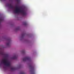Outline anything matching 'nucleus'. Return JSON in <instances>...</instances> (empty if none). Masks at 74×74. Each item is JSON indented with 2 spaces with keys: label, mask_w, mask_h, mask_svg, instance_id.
Wrapping results in <instances>:
<instances>
[{
  "label": "nucleus",
  "mask_w": 74,
  "mask_h": 74,
  "mask_svg": "<svg viewBox=\"0 0 74 74\" xmlns=\"http://www.w3.org/2000/svg\"><path fill=\"white\" fill-rule=\"evenodd\" d=\"M0 54L1 55H3V56H5V58L3 59L1 61L2 63H3L6 66H8L10 68V69L11 70L14 71L16 70V68L15 67H11L10 63L9 62H7V59L5 58V57L8 56V55L5 54L4 52L2 51H0Z\"/></svg>",
  "instance_id": "1"
},
{
  "label": "nucleus",
  "mask_w": 74,
  "mask_h": 74,
  "mask_svg": "<svg viewBox=\"0 0 74 74\" xmlns=\"http://www.w3.org/2000/svg\"><path fill=\"white\" fill-rule=\"evenodd\" d=\"M14 12L16 14L21 13L23 16H25L26 15V12L25 10H22L20 8H18V7L17 6L16 7Z\"/></svg>",
  "instance_id": "2"
},
{
  "label": "nucleus",
  "mask_w": 74,
  "mask_h": 74,
  "mask_svg": "<svg viewBox=\"0 0 74 74\" xmlns=\"http://www.w3.org/2000/svg\"><path fill=\"white\" fill-rule=\"evenodd\" d=\"M29 68L30 69V72L32 74H34V67L32 65L30 64L29 66Z\"/></svg>",
  "instance_id": "3"
},
{
  "label": "nucleus",
  "mask_w": 74,
  "mask_h": 74,
  "mask_svg": "<svg viewBox=\"0 0 74 74\" xmlns=\"http://www.w3.org/2000/svg\"><path fill=\"white\" fill-rule=\"evenodd\" d=\"M30 58L29 57H26L23 59V61L25 62L26 61V60H30Z\"/></svg>",
  "instance_id": "4"
},
{
  "label": "nucleus",
  "mask_w": 74,
  "mask_h": 74,
  "mask_svg": "<svg viewBox=\"0 0 74 74\" xmlns=\"http://www.w3.org/2000/svg\"><path fill=\"white\" fill-rule=\"evenodd\" d=\"M8 5L10 8H12V9H13V8H14V6H12L11 4H8Z\"/></svg>",
  "instance_id": "5"
},
{
  "label": "nucleus",
  "mask_w": 74,
  "mask_h": 74,
  "mask_svg": "<svg viewBox=\"0 0 74 74\" xmlns=\"http://www.w3.org/2000/svg\"><path fill=\"white\" fill-rule=\"evenodd\" d=\"M8 42L7 43L6 45L7 46H10V42L11 40L10 39L8 40Z\"/></svg>",
  "instance_id": "6"
},
{
  "label": "nucleus",
  "mask_w": 74,
  "mask_h": 74,
  "mask_svg": "<svg viewBox=\"0 0 74 74\" xmlns=\"http://www.w3.org/2000/svg\"><path fill=\"white\" fill-rule=\"evenodd\" d=\"M17 58V56H15L12 58V59H16Z\"/></svg>",
  "instance_id": "7"
},
{
  "label": "nucleus",
  "mask_w": 74,
  "mask_h": 74,
  "mask_svg": "<svg viewBox=\"0 0 74 74\" xmlns=\"http://www.w3.org/2000/svg\"><path fill=\"white\" fill-rule=\"evenodd\" d=\"M3 21V18H2V17L0 18V23L1 22Z\"/></svg>",
  "instance_id": "8"
},
{
  "label": "nucleus",
  "mask_w": 74,
  "mask_h": 74,
  "mask_svg": "<svg viewBox=\"0 0 74 74\" xmlns=\"http://www.w3.org/2000/svg\"><path fill=\"white\" fill-rule=\"evenodd\" d=\"M23 25H27V23L26 22H25L23 23Z\"/></svg>",
  "instance_id": "9"
},
{
  "label": "nucleus",
  "mask_w": 74,
  "mask_h": 74,
  "mask_svg": "<svg viewBox=\"0 0 74 74\" xmlns=\"http://www.w3.org/2000/svg\"><path fill=\"white\" fill-rule=\"evenodd\" d=\"M25 34H24V33L23 34H22V37H24V36H25Z\"/></svg>",
  "instance_id": "10"
},
{
  "label": "nucleus",
  "mask_w": 74,
  "mask_h": 74,
  "mask_svg": "<svg viewBox=\"0 0 74 74\" xmlns=\"http://www.w3.org/2000/svg\"><path fill=\"white\" fill-rule=\"evenodd\" d=\"M25 73L24 72H22L20 73L21 74H24Z\"/></svg>",
  "instance_id": "11"
},
{
  "label": "nucleus",
  "mask_w": 74,
  "mask_h": 74,
  "mask_svg": "<svg viewBox=\"0 0 74 74\" xmlns=\"http://www.w3.org/2000/svg\"><path fill=\"white\" fill-rule=\"evenodd\" d=\"M17 2L18 3V2H19V0H17Z\"/></svg>",
  "instance_id": "12"
},
{
  "label": "nucleus",
  "mask_w": 74,
  "mask_h": 74,
  "mask_svg": "<svg viewBox=\"0 0 74 74\" xmlns=\"http://www.w3.org/2000/svg\"><path fill=\"white\" fill-rule=\"evenodd\" d=\"M19 29V28H18V30Z\"/></svg>",
  "instance_id": "13"
},
{
  "label": "nucleus",
  "mask_w": 74,
  "mask_h": 74,
  "mask_svg": "<svg viewBox=\"0 0 74 74\" xmlns=\"http://www.w3.org/2000/svg\"><path fill=\"white\" fill-rule=\"evenodd\" d=\"M24 52H25V51H23V53H24Z\"/></svg>",
  "instance_id": "14"
}]
</instances>
